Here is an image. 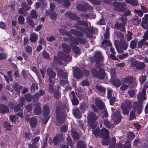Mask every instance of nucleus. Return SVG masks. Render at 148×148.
Listing matches in <instances>:
<instances>
[{
	"instance_id": "nucleus-48",
	"label": "nucleus",
	"mask_w": 148,
	"mask_h": 148,
	"mask_svg": "<svg viewBox=\"0 0 148 148\" xmlns=\"http://www.w3.org/2000/svg\"><path fill=\"white\" fill-rule=\"evenodd\" d=\"M4 127L6 130H11V126L8 122H5L4 123Z\"/></svg>"
},
{
	"instance_id": "nucleus-28",
	"label": "nucleus",
	"mask_w": 148,
	"mask_h": 148,
	"mask_svg": "<svg viewBox=\"0 0 148 148\" xmlns=\"http://www.w3.org/2000/svg\"><path fill=\"white\" fill-rule=\"evenodd\" d=\"M37 121L35 118H31L29 120V123L32 127H35L37 124Z\"/></svg>"
},
{
	"instance_id": "nucleus-7",
	"label": "nucleus",
	"mask_w": 148,
	"mask_h": 148,
	"mask_svg": "<svg viewBox=\"0 0 148 148\" xmlns=\"http://www.w3.org/2000/svg\"><path fill=\"white\" fill-rule=\"evenodd\" d=\"M131 101L128 100H125V103L121 104V108L124 114H127L129 113V111L131 109Z\"/></svg>"
},
{
	"instance_id": "nucleus-41",
	"label": "nucleus",
	"mask_w": 148,
	"mask_h": 148,
	"mask_svg": "<svg viewBox=\"0 0 148 148\" xmlns=\"http://www.w3.org/2000/svg\"><path fill=\"white\" fill-rule=\"evenodd\" d=\"M73 50V51L75 53L79 55L80 53V52L79 49L78 48L75 46H74L72 47Z\"/></svg>"
},
{
	"instance_id": "nucleus-46",
	"label": "nucleus",
	"mask_w": 148,
	"mask_h": 148,
	"mask_svg": "<svg viewBox=\"0 0 148 148\" xmlns=\"http://www.w3.org/2000/svg\"><path fill=\"white\" fill-rule=\"evenodd\" d=\"M27 21L28 24L32 27H33L34 25V21L31 18H27Z\"/></svg>"
},
{
	"instance_id": "nucleus-13",
	"label": "nucleus",
	"mask_w": 148,
	"mask_h": 148,
	"mask_svg": "<svg viewBox=\"0 0 148 148\" xmlns=\"http://www.w3.org/2000/svg\"><path fill=\"white\" fill-rule=\"evenodd\" d=\"M125 25L122 23H119L116 22L115 24L114 27L116 29L120 30L121 31L124 32H125Z\"/></svg>"
},
{
	"instance_id": "nucleus-1",
	"label": "nucleus",
	"mask_w": 148,
	"mask_h": 148,
	"mask_svg": "<svg viewBox=\"0 0 148 148\" xmlns=\"http://www.w3.org/2000/svg\"><path fill=\"white\" fill-rule=\"evenodd\" d=\"M78 24H76L75 26V28L79 29L83 32L87 37H93V35H95L98 33V29L97 28L91 26L86 27L85 28H84L78 25Z\"/></svg>"
},
{
	"instance_id": "nucleus-30",
	"label": "nucleus",
	"mask_w": 148,
	"mask_h": 148,
	"mask_svg": "<svg viewBox=\"0 0 148 148\" xmlns=\"http://www.w3.org/2000/svg\"><path fill=\"white\" fill-rule=\"evenodd\" d=\"M0 112L2 113L8 112H9V109L7 107L4 105H1L0 106Z\"/></svg>"
},
{
	"instance_id": "nucleus-16",
	"label": "nucleus",
	"mask_w": 148,
	"mask_h": 148,
	"mask_svg": "<svg viewBox=\"0 0 148 148\" xmlns=\"http://www.w3.org/2000/svg\"><path fill=\"white\" fill-rule=\"evenodd\" d=\"M97 117L93 112L90 113L88 117V121L90 122H93L97 119Z\"/></svg>"
},
{
	"instance_id": "nucleus-12",
	"label": "nucleus",
	"mask_w": 148,
	"mask_h": 148,
	"mask_svg": "<svg viewBox=\"0 0 148 148\" xmlns=\"http://www.w3.org/2000/svg\"><path fill=\"white\" fill-rule=\"evenodd\" d=\"M145 94L146 90L144 88L142 89L141 91L139 92L137 95L138 99L140 102H141L146 99Z\"/></svg>"
},
{
	"instance_id": "nucleus-26",
	"label": "nucleus",
	"mask_w": 148,
	"mask_h": 148,
	"mask_svg": "<svg viewBox=\"0 0 148 148\" xmlns=\"http://www.w3.org/2000/svg\"><path fill=\"white\" fill-rule=\"evenodd\" d=\"M112 44L110 41L107 39L104 40L102 43V46L103 48H105V46H111Z\"/></svg>"
},
{
	"instance_id": "nucleus-62",
	"label": "nucleus",
	"mask_w": 148,
	"mask_h": 148,
	"mask_svg": "<svg viewBox=\"0 0 148 148\" xmlns=\"http://www.w3.org/2000/svg\"><path fill=\"white\" fill-rule=\"evenodd\" d=\"M140 7L143 12L146 13L148 12V9L147 8L143 6L142 5H140Z\"/></svg>"
},
{
	"instance_id": "nucleus-9",
	"label": "nucleus",
	"mask_w": 148,
	"mask_h": 148,
	"mask_svg": "<svg viewBox=\"0 0 148 148\" xmlns=\"http://www.w3.org/2000/svg\"><path fill=\"white\" fill-rule=\"evenodd\" d=\"M113 5L120 12H123L126 9L125 8V5L124 3L116 2L113 3Z\"/></svg>"
},
{
	"instance_id": "nucleus-17",
	"label": "nucleus",
	"mask_w": 148,
	"mask_h": 148,
	"mask_svg": "<svg viewBox=\"0 0 148 148\" xmlns=\"http://www.w3.org/2000/svg\"><path fill=\"white\" fill-rule=\"evenodd\" d=\"M74 75L75 78L78 79L81 78L82 76L81 72L79 70V69L76 68L74 71Z\"/></svg>"
},
{
	"instance_id": "nucleus-35",
	"label": "nucleus",
	"mask_w": 148,
	"mask_h": 148,
	"mask_svg": "<svg viewBox=\"0 0 148 148\" xmlns=\"http://www.w3.org/2000/svg\"><path fill=\"white\" fill-rule=\"evenodd\" d=\"M49 113V108L47 105H45L44 107L43 114L44 116L48 115Z\"/></svg>"
},
{
	"instance_id": "nucleus-27",
	"label": "nucleus",
	"mask_w": 148,
	"mask_h": 148,
	"mask_svg": "<svg viewBox=\"0 0 148 148\" xmlns=\"http://www.w3.org/2000/svg\"><path fill=\"white\" fill-rule=\"evenodd\" d=\"M126 3H129L133 6H136L138 5L137 0H125Z\"/></svg>"
},
{
	"instance_id": "nucleus-14",
	"label": "nucleus",
	"mask_w": 148,
	"mask_h": 148,
	"mask_svg": "<svg viewBox=\"0 0 148 148\" xmlns=\"http://www.w3.org/2000/svg\"><path fill=\"white\" fill-rule=\"evenodd\" d=\"M95 59L97 64L101 62L103 59L102 57L100 52L96 53L95 55Z\"/></svg>"
},
{
	"instance_id": "nucleus-21",
	"label": "nucleus",
	"mask_w": 148,
	"mask_h": 148,
	"mask_svg": "<svg viewBox=\"0 0 148 148\" xmlns=\"http://www.w3.org/2000/svg\"><path fill=\"white\" fill-rule=\"evenodd\" d=\"M142 21L141 23V25L144 29L148 28V19L143 18Z\"/></svg>"
},
{
	"instance_id": "nucleus-63",
	"label": "nucleus",
	"mask_w": 148,
	"mask_h": 148,
	"mask_svg": "<svg viewBox=\"0 0 148 148\" xmlns=\"http://www.w3.org/2000/svg\"><path fill=\"white\" fill-rule=\"evenodd\" d=\"M92 131L93 132L94 135L96 137H97L98 136L99 134V129L98 128L96 129L95 130L93 129L92 130Z\"/></svg>"
},
{
	"instance_id": "nucleus-49",
	"label": "nucleus",
	"mask_w": 148,
	"mask_h": 148,
	"mask_svg": "<svg viewBox=\"0 0 148 148\" xmlns=\"http://www.w3.org/2000/svg\"><path fill=\"white\" fill-rule=\"evenodd\" d=\"M71 100L73 105H77L79 104V101L76 97L72 99Z\"/></svg>"
},
{
	"instance_id": "nucleus-39",
	"label": "nucleus",
	"mask_w": 148,
	"mask_h": 148,
	"mask_svg": "<svg viewBox=\"0 0 148 148\" xmlns=\"http://www.w3.org/2000/svg\"><path fill=\"white\" fill-rule=\"evenodd\" d=\"M125 81L126 83L129 84H131L133 81L132 77L131 76H128L125 79Z\"/></svg>"
},
{
	"instance_id": "nucleus-10",
	"label": "nucleus",
	"mask_w": 148,
	"mask_h": 148,
	"mask_svg": "<svg viewBox=\"0 0 148 148\" xmlns=\"http://www.w3.org/2000/svg\"><path fill=\"white\" fill-rule=\"evenodd\" d=\"M133 108L134 111H137V113L140 114L142 111V105L140 103L135 102L133 103Z\"/></svg>"
},
{
	"instance_id": "nucleus-52",
	"label": "nucleus",
	"mask_w": 148,
	"mask_h": 148,
	"mask_svg": "<svg viewBox=\"0 0 148 148\" xmlns=\"http://www.w3.org/2000/svg\"><path fill=\"white\" fill-rule=\"evenodd\" d=\"M11 71H9L8 72V77H6L5 75L4 76V77L5 78V79L7 82H8L9 79H11L12 78V75H11Z\"/></svg>"
},
{
	"instance_id": "nucleus-59",
	"label": "nucleus",
	"mask_w": 148,
	"mask_h": 148,
	"mask_svg": "<svg viewBox=\"0 0 148 148\" xmlns=\"http://www.w3.org/2000/svg\"><path fill=\"white\" fill-rule=\"evenodd\" d=\"M135 117V111L132 110L130 113V119L132 120Z\"/></svg>"
},
{
	"instance_id": "nucleus-38",
	"label": "nucleus",
	"mask_w": 148,
	"mask_h": 148,
	"mask_svg": "<svg viewBox=\"0 0 148 148\" xmlns=\"http://www.w3.org/2000/svg\"><path fill=\"white\" fill-rule=\"evenodd\" d=\"M25 11L24 9L21 8L18 10V12L19 14L26 16L27 15L28 13Z\"/></svg>"
},
{
	"instance_id": "nucleus-34",
	"label": "nucleus",
	"mask_w": 148,
	"mask_h": 148,
	"mask_svg": "<svg viewBox=\"0 0 148 148\" xmlns=\"http://www.w3.org/2000/svg\"><path fill=\"white\" fill-rule=\"evenodd\" d=\"M103 138V139L101 142L102 144L104 145H108L109 144L110 141V138L108 136L107 138Z\"/></svg>"
},
{
	"instance_id": "nucleus-23",
	"label": "nucleus",
	"mask_w": 148,
	"mask_h": 148,
	"mask_svg": "<svg viewBox=\"0 0 148 148\" xmlns=\"http://www.w3.org/2000/svg\"><path fill=\"white\" fill-rule=\"evenodd\" d=\"M62 139L63 137L62 135L60 134V135H59L58 136H57L54 138L53 140V142L56 145L59 141L62 140Z\"/></svg>"
},
{
	"instance_id": "nucleus-53",
	"label": "nucleus",
	"mask_w": 148,
	"mask_h": 148,
	"mask_svg": "<svg viewBox=\"0 0 148 148\" xmlns=\"http://www.w3.org/2000/svg\"><path fill=\"white\" fill-rule=\"evenodd\" d=\"M127 17L125 16H124V15H122L121 17V20L123 23L124 25H125L127 23Z\"/></svg>"
},
{
	"instance_id": "nucleus-24",
	"label": "nucleus",
	"mask_w": 148,
	"mask_h": 148,
	"mask_svg": "<svg viewBox=\"0 0 148 148\" xmlns=\"http://www.w3.org/2000/svg\"><path fill=\"white\" fill-rule=\"evenodd\" d=\"M110 81L113 84H114L116 87H118L120 85V81L118 79H115L114 77V78H111Z\"/></svg>"
},
{
	"instance_id": "nucleus-44",
	"label": "nucleus",
	"mask_w": 148,
	"mask_h": 148,
	"mask_svg": "<svg viewBox=\"0 0 148 148\" xmlns=\"http://www.w3.org/2000/svg\"><path fill=\"white\" fill-rule=\"evenodd\" d=\"M71 134L74 139L76 140L79 138V134L76 131H72Z\"/></svg>"
},
{
	"instance_id": "nucleus-5",
	"label": "nucleus",
	"mask_w": 148,
	"mask_h": 148,
	"mask_svg": "<svg viewBox=\"0 0 148 148\" xmlns=\"http://www.w3.org/2000/svg\"><path fill=\"white\" fill-rule=\"evenodd\" d=\"M47 74L49 77V80L50 84L49 86V90L50 92L52 93L53 91V81L52 79L56 76V74L53 69L50 68H48L47 71Z\"/></svg>"
},
{
	"instance_id": "nucleus-40",
	"label": "nucleus",
	"mask_w": 148,
	"mask_h": 148,
	"mask_svg": "<svg viewBox=\"0 0 148 148\" xmlns=\"http://www.w3.org/2000/svg\"><path fill=\"white\" fill-rule=\"evenodd\" d=\"M18 20L20 24L23 25L24 23L25 18L22 15H20L18 18Z\"/></svg>"
},
{
	"instance_id": "nucleus-45",
	"label": "nucleus",
	"mask_w": 148,
	"mask_h": 148,
	"mask_svg": "<svg viewBox=\"0 0 148 148\" xmlns=\"http://www.w3.org/2000/svg\"><path fill=\"white\" fill-rule=\"evenodd\" d=\"M97 88L101 92H105V89L100 84H97L96 86Z\"/></svg>"
},
{
	"instance_id": "nucleus-20",
	"label": "nucleus",
	"mask_w": 148,
	"mask_h": 148,
	"mask_svg": "<svg viewBox=\"0 0 148 148\" xmlns=\"http://www.w3.org/2000/svg\"><path fill=\"white\" fill-rule=\"evenodd\" d=\"M132 21L134 25H137L141 22V19L138 16L135 15L132 18Z\"/></svg>"
},
{
	"instance_id": "nucleus-50",
	"label": "nucleus",
	"mask_w": 148,
	"mask_h": 148,
	"mask_svg": "<svg viewBox=\"0 0 148 148\" xmlns=\"http://www.w3.org/2000/svg\"><path fill=\"white\" fill-rule=\"evenodd\" d=\"M32 69L33 71L37 75V77L38 78L39 82H41L42 81L41 79L39 78V75L38 74V72L36 68L35 67H32Z\"/></svg>"
},
{
	"instance_id": "nucleus-51",
	"label": "nucleus",
	"mask_w": 148,
	"mask_h": 148,
	"mask_svg": "<svg viewBox=\"0 0 148 148\" xmlns=\"http://www.w3.org/2000/svg\"><path fill=\"white\" fill-rule=\"evenodd\" d=\"M110 74H111V78H114L116 76V74L115 73V71L114 69L111 68L110 69Z\"/></svg>"
},
{
	"instance_id": "nucleus-31",
	"label": "nucleus",
	"mask_w": 148,
	"mask_h": 148,
	"mask_svg": "<svg viewBox=\"0 0 148 148\" xmlns=\"http://www.w3.org/2000/svg\"><path fill=\"white\" fill-rule=\"evenodd\" d=\"M34 112L35 114H39L41 113V110L40 108V104L39 103H37L36 105V107H35Z\"/></svg>"
},
{
	"instance_id": "nucleus-3",
	"label": "nucleus",
	"mask_w": 148,
	"mask_h": 148,
	"mask_svg": "<svg viewBox=\"0 0 148 148\" xmlns=\"http://www.w3.org/2000/svg\"><path fill=\"white\" fill-rule=\"evenodd\" d=\"M65 15L68 17L71 20H77V23L74 25V28L75 25L77 24H78V25H79V26H85L86 27H87L88 26V23L87 22L85 21L79 20L80 19V18L74 13L68 12L65 13Z\"/></svg>"
},
{
	"instance_id": "nucleus-64",
	"label": "nucleus",
	"mask_w": 148,
	"mask_h": 148,
	"mask_svg": "<svg viewBox=\"0 0 148 148\" xmlns=\"http://www.w3.org/2000/svg\"><path fill=\"white\" fill-rule=\"evenodd\" d=\"M131 14L130 10H127L124 11L123 15H124V16H125L127 17V16L130 15Z\"/></svg>"
},
{
	"instance_id": "nucleus-15",
	"label": "nucleus",
	"mask_w": 148,
	"mask_h": 148,
	"mask_svg": "<svg viewBox=\"0 0 148 148\" xmlns=\"http://www.w3.org/2000/svg\"><path fill=\"white\" fill-rule=\"evenodd\" d=\"M45 14L47 16L49 15L51 18L53 20L56 19L57 17L56 13L54 11L51 12L49 10H47L45 12Z\"/></svg>"
},
{
	"instance_id": "nucleus-36",
	"label": "nucleus",
	"mask_w": 148,
	"mask_h": 148,
	"mask_svg": "<svg viewBox=\"0 0 148 148\" xmlns=\"http://www.w3.org/2000/svg\"><path fill=\"white\" fill-rule=\"evenodd\" d=\"M21 6L22 8L24 9L26 11H28L31 8V7H28V5L25 2H23L22 3Z\"/></svg>"
},
{
	"instance_id": "nucleus-8",
	"label": "nucleus",
	"mask_w": 148,
	"mask_h": 148,
	"mask_svg": "<svg viewBox=\"0 0 148 148\" xmlns=\"http://www.w3.org/2000/svg\"><path fill=\"white\" fill-rule=\"evenodd\" d=\"M92 76L93 77H98L100 79H103L105 76V71L103 69L99 70V73H98L97 70L95 69L91 71Z\"/></svg>"
},
{
	"instance_id": "nucleus-56",
	"label": "nucleus",
	"mask_w": 148,
	"mask_h": 148,
	"mask_svg": "<svg viewBox=\"0 0 148 148\" xmlns=\"http://www.w3.org/2000/svg\"><path fill=\"white\" fill-rule=\"evenodd\" d=\"M10 119L13 123L16 122L17 120L16 117L15 115L11 116L10 117Z\"/></svg>"
},
{
	"instance_id": "nucleus-33",
	"label": "nucleus",
	"mask_w": 148,
	"mask_h": 148,
	"mask_svg": "<svg viewBox=\"0 0 148 148\" xmlns=\"http://www.w3.org/2000/svg\"><path fill=\"white\" fill-rule=\"evenodd\" d=\"M145 64L141 62L138 63L136 65V68L138 70L142 69L145 68Z\"/></svg>"
},
{
	"instance_id": "nucleus-61",
	"label": "nucleus",
	"mask_w": 148,
	"mask_h": 148,
	"mask_svg": "<svg viewBox=\"0 0 148 148\" xmlns=\"http://www.w3.org/2000/svg\"><path fill=\"white\" fill-rule=\"evenodd\" d=\"M6 27V24L3 22H0V28L3 29H5Z\"/></svg>"
},
{
	"instance_id": "nucleus-6",
	"label": "nucleus",
	"mask_w": 148,
	"mask_h": 148,
	"mask_svg": "<svg viewBox=\"0 0 148 148\" xmlns=\"http://www.w3.org/2000/svg\"><path fill=\"white\" fill-rule=\"evenodd\" d=\"M57 75L60 79V83L62 86H64L67 84L68 82L66 79L67 76L66 72H64L62 70L59 69L58 71Z\"/></svg>"
},
{
	"instance_id": "nucleus-18",
	"label": "nucleus",
	"mask_w": 148,
	"mask_h": 148,
	"mask_svg": "<svg viewBox=\"0 0 148 148\" xmlns=\"http://www.w3.org/2000/svg\"><path fill=\"white\" fill-rule=\"evenodd\" d=\"M87 4L84 3V4H79L76 6V8L81 11L85 12L87 11Z\"/></svg>"
},
{
	"instance_id": "nucleus-43",
	"label": "nucleus",
	"mask_w": 148,
	"mask_h": 148,
	"mask_svg": "<svg viewBox=\"0 0 148 148\" xmlns=\"http://www.w3.org/2000/svg\"><path fill=\"white\" fill-rule=\"evenodd\" d=\"M134 12L135 14H137L139 16L142 17L143 14V12L140 10L134 9Z\"/></svg>"
},
{
	"instance_id": "nucleus-42",
	"label": "nucleus",
	"mask_w": 148,
	"mask_h": 148,
	"mask_svg": "<svg viewBox=\"0 0 148 148\" xmlns=\"http://www.w3.org/2000/svg\"><path fill=\"white\" fill-rule=\"evenodd\" d=\"M92 4L95 5H99L101 3V0H88Z\"/></svg>"
},
{
	"instance_id": "nucleus-57",
	"label": "nucleus",
	"mask_w": 148,
	"mask_h": 148,
	"mask_svg": "<svg viewBox=\"0 0 148 148\" xmlns=\"http://www.w3.org/2000/svg\"><path fill=\"white\" fill-rule=\"evenodd\" d=\"M39 95L38 93H36L34 95L33 97V101H37L39 97Z\"/></svg>"
},
{
	"instance_id": "nucleus-25",
	"label": "nucleus",
	"mask_w": 148,
	"mask_h": 148,
	"mask_svg": "<svg viewBox=\"0 0 148 148\" xmlns=\"http://www.w3.org/2000/svg\"><path fill=\"white\" fill-rule=\"evenodd\" d=\"M73 113L76 118L80 119L81 117V112L78 109H75L73 110Z\"/></svg>"
},
{
	"instance_id": "nucleus-58",
	"label": "nucleus",
	"mask_w": 148,
	"mask_h": 148,
	"mask_svg": "<svg viewBox=\"0 0 148 148\" xmlns=\"http://www.w3.org/2000/svg\"><path fill=\"white\" fill-rule=\"evenodd\" d=\"M128 56V53H123L118 56V57L120 59H123L127 57Z\"/></svg>"
},
{
	"instance_id": "nucleus-29",
	"label": "nucleus",
	"mask_w": 148,
	"mask_h": 148,
	"mask_svg": "<svg viewBox=\"0 0 148 148\" xmlns=\"http://www.w3.org/2000/svg\"><path fill=\"white\" fill-rule=\"evenodd\" d=\"M119 43L121 48L124 50H126L127 49L128 46L127 43L124 40H122L119 42Z\"/></svg>"
},
{
	"instance_id": "nucleus-19",
	"label": "nucleus",
	"mask_w": 148,
	"mask_h": 148,
	"mask_svg": "<svg viewBox=\"0 0 148 148\" xmlns=\"http://www.w3.org/2000/svg\"><path fill=\"white\" fill-rule=\"evenodd\" d=\"M95 103L99 109H103L104 108V104L101 101L100 99L99 98H96Z\"/></svg>"
},
{
	"instance_id": "nucleus-60",
	"label": "nucleus",
	"mask_w": 148,
	"mask_h": 148,
	"mask_svg": "<svg viewBox=\"0 0 148 148\" xmlns=\"http://www.w3.org/2000/svg\"><path fill=\"white\" fill-rule=\"evenodd\" d=\"M104 37H109V29L108 27H106L105 33L104 35Z\"/></svg>"
},
{
	"instance_id": "nucleus-4",
	"label": "nucleus",
	"mask_w": 148,
	"mask_h": 148,
	"mask_svg": "<svg viewBox=\"0 0 148 148\" xmlns=\"http://www.w3.org/2000/svg\"><path fill=\"white\" fill-rule=\"evenodd\" d=\"M59 31L61 34L68 36V37H70L69 36L71 35V33L77 37H84L83 33L82 32L73 29L70 30V32L62 29H59Z\"/></svg>"
},
{
	"instance_id": "nucleus-11",
	"label": "nucleus",
	"mask_w": 148,
	"mask_h": 148,
	"mask_svg": "<svg viewBox=\"0 0 148 148\" xmlns=\"http://www.w3.org/2000/svg\"><path fill=\"white\" fill-rule=\"evenodd\" d=\"M112 118L115 124L119 123L121 119V115L120 112L117 111L116 113L112 115Z\"/></svg>"
},
{
	"instance_id": "nucleus-55",
	"label": "nucleus",
	"mask_w": 148,
	"mask_h": 148,
	"mask_svg": "<svg viewBox=\"0 0 148 148\" xmlns=\"http://www.w3.org/2000/svg\"><path fill=\"white\" fill-rule=\"evenodd\" d=\"M105 126L107 128H110L112 127V125H111L109 122L107 120H105L104 121Z\"/></svg>"
},
{
	"instance_id": "nucleus-32",
	"label": "nucleus",
	"mask_w": 148,
	"mask_h": 148,
	"mask_svg": "<svg viewBox=\"0 0 148 148\" xmlns=\"http://www.w3.org/2000/svg\"><path fill=\"white\" fill-rule=\"evenodd\" d=\"M30 15L32 18L36 19L37 18L38 15L36 10H32L31 11Z\"/></svg>"
},
{
	"instance_id": "nucleus-2",
	"label": "nucleus",
	"mask_w": 148,
	"mask_h": 148,
	"mask_svg": "<svg viewBox=\"0 0 148 148\" xmlns=\"http://www.w3.org/2000/svg\"><path fill=\"white\" fill-rule=\"evenodd\" d=\"M62 49L67 54L62 52H61L58 54V58L66 62H70L71 60V58L70 56L68 53L71 50L70 47L65 44H63L62 46Z\"/></svg>"
},
{
	"instance_id": "nucleus-54",
	"label": "nucleus",
	"mask_w": 148,
	"mask_h": 148,
	"mask_svg": "<svg viewBox=\"0 0 148 148\" xmlns=\"http://www.w3.org/2000/svg\"><path fill=\"white\" fill-rule=\"evenodd\" d=\"M38 88V86L36 84H33L31 87V91L32 93L34 92L35 88L37 90Z\"/></svg>"
},
{
	"instance_id": "nucleus-22",
	"label": "nucleus",
	"mask_w": 148,
	"mask_h": 148,
	"mask_svg": "<svg viewBox=\"0 0 148 148\" xmlns=\"http://www.w3.org/2000/svg\"><path fill=\"white\" fill-rule=\"evenodd\" d=\"M100 133L102 138H107L108 136V132L107 130L105 128L102 129Z\"/></svg>"
},
{
	"instance_id": "nucleus-47",
	"label": "nucleus",
	"mask_w": 148,
	"mask_h": 148,
	"mask_svg": "<svg viewBox=\"0 0 148 148\" xmlns=\"http://www.w3.org/2000/svg\"><path fill=\"white\" fill-rule=\"evenodd\" d=\"M85 143L82 141H79L77 143V148H85Z\"/></svg>"
},
{
	"instance_id": "nucleus-37",
	"label": "nucleus",
	"mask_w": 148,
	"mask_h": 148,
	"mask_svg": "<svg viewBox=\"0 0 148 148\" xmlns=\"http://www.w3.org/2000/svg\"><path fill=\"white\" fill-rule=\"evenodd\" d=\"M24 102V98H22L21 99V105H20V107H19V105H18L15 107L14 110L15 111H18L21 109V107L23 105Z\"/></svg>"
}]
</instances>
